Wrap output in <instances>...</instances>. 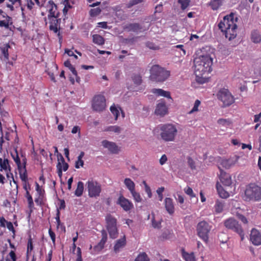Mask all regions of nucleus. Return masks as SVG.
<instances>
[{
	"instance_id": "2",
	"label": "nucleus",
	"mask_w": 261,
	"mask_h": 261,
	"mask_svg": "<svg viewBox=\"0 0 261 261\" xmlns=\"http://www.w3.org/2000/svg\"><path fill=\"white\" fill-rule=\"evenodd\" d=\"M238 20V17L237 14L231 12L229 14L225 16L223 20L218 23L219 29L229 40L234 39L237 36Z\"/></svg>"
},
{
	"instance_id": "56",
	"label": "nucleus",
	"mask_w": 261,
	"mask_h": 261,
	"mask_svg": "<svg viewBox=\"0 0 261 261\" xmlns=\"http://www.w3.org/2000/svg\"><path fill=\"white\" fill-rule=\"evenodd\" d=\"M57 173L59 176L61 177L62 175V166L61 165V163L59 162L57 165Z\"/></svg>"
},
{
	"instance_id": "48",
	"label": "nucleus",
	"mask_w": 261,
	"mask_h": 261,
	"mask_svg": "<svg viewBox=\"0 0 261 261\" xmlns=\"http://www.w3.org/2000/svg\"><path fill=\"white\" fill-rule=\"evenodd\" d=\"M36 191H37L38 195H44V190H42L41 187L39 186L38 182H35Z\"/></svg>"
},
{
	"instance_id": "23",
	"label": "nucleus",
	"mask_w": 261,
	"mask_h": 261,
	"mask_svg": "<svg viewBox=\"0 0 261 261\" xmlns=\"http://www.w3.org/2000/svg\"><path fill=\"white\" fill-rule=\"evenodd\" d=\"M216 187L220 197L222 198H227L229 196V193L225 190L223 187L218 182H217Z\"/></svg>"
},
{
	"instance_id": "51",
	"label": "nucleus",
	"mask_w": 261,
	"mask_h": 261,
	"mask_svg": "<svg viewBox=\"0 0 261 261\" xmlns=\"http://www.w3.org/2000/svg\"><path fill=\"white\" fill-rule=\"evenodd\" d=\"M184 191L185 192L187 195H189L191 198L194 197L195 196L191 188L187 187V188H185Z\"/></svg>"
},
{
	"instance_id": "62",
	"label": "nucleus",
	"mask_w": 261,
	"mask_h": 261,
	"mask_svg": "<svg viewBox=\"0 0 261 261\" xmlns=\"http://www.w3.org/2000/svg\"><path fill=\"white\" fill-rule=\"evenodd\" d=\"M167 156L166 155V154H163L162 155L161 158L160 159V164L161 165H163L164 164H165V163L167 162Z\"/></svg>"
},
{
	"instance_id": "41",
	"label": "nucleus",
	"mask_w": 261,
	"mask_h": 261,
	"mask_svg": "<svg viewBox=\"0 0 261 261\" xmlns=\"http://www.w3.org/2000/svg\"><path fill=\"white\" fill-rule=\"evenodd\" d=\"M144 1L145 0H130L126 4V7L127 8H130L133 6L140 4Z\"/></svg>"
},
{
	"instance_id": "19",
	"label": "nucleus",
	"mask_w": 261,
	"mask_h": 261,
	"mask_svg": "<svg viewBox=\"0 0 261 261\" xmlns=\"http://www.w3.org/2000/svg\"><path fill=\"white\" fill-rule=\"evenodd\" d=\"M101 239L98 244L94 247V250L95 252H99L101 251L105 246V245L107 241V233L105 230L101 231Z\"/></svg>"
},
{
	"instance_id": "17",
	"label": "nucleus",
	"mask_w": 261,
	"mask_h": 261,
	"mask_svg": "<svg viewBox=\"0 0 261 261\" xmlns=\"http://www.w3.org/2000/svg\"><path fill=\"white\" fill-rule=\"evenodd\" d=\"M250 240L255 245L261 244V234L256 229H252L250 234Z\"/></svg>"
},
{
	"instance_id": "60",
	"label": "nucleus",
	"mask_w": 261,
	"mask_h": 261,
	"mask_svg": "<svg viewBox=\"0 0 261 261\" xmlns=\"http://www.w3.org/2000/svg\"><path fill=\"white\" fill-rule=\"evenodd\" d=\"M48 233L49 234V236L54 243H55L56 241V234L55 233L52 231L51 228L49 229L48 230Z\"/></svg>"
},
{
	"instance_id": "45",
	"label": "nucleus",
	"mask_w": 261,
	"mask_h": 261,
	"mask_svg": "<svg viewBox=\"0 0 261 261\" xmlns=\"http://www.w3.org/2000/svg\"><path fill=\"white\" fill-rule=\"evenodd\" d=\"M14 161L17 166L18 169H19L20 168L22 167L21 163L19 157L18 152L16 149H15V159H14Z\"/></svg>"
},
{
	"instance_id": "53",
	"label": "nucleus",
	"mask_w": 261,
	"mask_h": 261,
	"mask_svg": "<svg viewBox=\"0 0 261 261\" xmlns=\"http://www.w3.org/2000/svg\"><path fill=\"white\" fill-rule=\"evenodd\" d=\"M108 130L109 131L119 133L121 131V128H120V127H119L118 126H116V125L111 126L108 128Z\"/></svg>"
},
{
	"instance_id": "11",
	"label": "nucleus",
	"mask_w": 261,
	"mask_h": 261,
	"mask_svg": "<svg viewBox=\"0 0 261 261\" xmlns=\"http://www.w3.org/2000/svg\"><path fill=\"white\" fill-rule=\"evenodd\" d=\"M87 186L90 197H96L99 196L101 188L99 183L92 180H88Z\"/></svg>"
},
{
	"instance_id": "20",
	"label": "nucleus",
	"mask_w": 261,
	"mask_h": 261,
	"mask_svg": "<svg viewBox=\"0 0 261 261\" xmlns=\"http://www.w3.org/2000/svg\"><path fill=\"white\" fill-rule=\"evenodd\" d=\"M165 207L167 212L170 215L174 213V206L173 200L171 198H166L164 200Z\"/></svg>"
},
{
	"instance_id": "64",
	"label": "nucleus",
	"mask_w": 261,
	"mask_h": 261,
	"mask_svg": "<svg viewBox=\"0 0 261 261\" xmlns=\"http://www.w3.org/2000/svg\"><path fill=\"white\" fill-rule=\"evenodd\" d=\"M7 228L13 232H14L15 230L13 225V224L11 222H7Z\"/></svg>"
},
{
	"instance_id": "49",
	"label": "nucleus",
	"mask_w": 261,
	"mask_h": 261,
	"mask_svg": "<svg viewBox=\"0 0 261 261\" xmlns=\"http://www.w3.org/2000/svg\"><path fill=\"white\" fill-rule=\"evenodd\" d=\"M143 183L144 185L145 190L148 195V197L149 198H151L152 196V193L150 187L147 185L145 181H143Z\"/></svg>"
},
{
	"instance_id": "15",
	"label": "nucleus",
	"mask_w": 261,
	"mask_h": 261,
	"mask_svg": "<svg viewBox=\"0 0 261 261\" xmlns=\"http://www.w3.org/2000/svg\"><path fill=\"white\" fill-rule=\"evenodd\" d=\"M154 113L156 115L160 116H164L167 114L168 108L166 106L165 100L161 99L159 101L156 105Z\"/></svg>"
},
{
	"instance_id": "3",
	"label": "nucleus",
	"mask_w": 261,
	"mask_h": 261,
	"mask_svg": "<svg viewBox=\"0 0 261 261\" xmlns=\"http://www.w3.org/2000/svg\"><path fill=\"white\" fill-rule=\"evenodd\" d=\"M160 136L165 142H172L175 139L177 129L173 124L168 123L162 125L160 127Z\"/></svg>"
},
{
	"instance_id": "16",
	"label": "nucleus",
	"mask_w": 261,
	"mask_h": 261,
	"mask_svg": "<svg viewBox=\"0 0 261 261\" xmlns=\"http://www.w3.org/2000/svg\"><path fill=\"white\" fill-rule=\"evenodd\" d=\"M220 169L219 179L220 181L224 186H230L232 184V180L230 175L224 172L222 169L219 167Z\"/></svg>"
},
{
	"instance_id": "24",
	"label": "nucleus",
	"mask_w": 261,
	"mask_h": 261,
	"mask_svg": "<svg viewBox=\"0 0 261 261\" xmlns=\"http://www.w3.org/2000/svg\"><path fill=\"white\" fill-rule=\"evenodd\" d=\"M250 38L254 43H259L261 42V34L257 30H254L251 32Z\"/></svg>"
},
{
	"instance_id": "38",
	"label": "nucleus",
	"mask_w": 261,
	"mask_h": 261,
	"mask_svg": "<svg viewBox=\"0 0 261 261\" xmlns=\"http://www.w3.org/2000/svg\"><path fill=\"white\" fill-rule=\"evenodd\" d=\"M132 80L134 84L139 85L142 83V77L140 74H134L132 76Z\"/></svg>"
},
{
	"instance_id": "59",
	"label": "nucleus",
	"mask_w": 261,
	"mask_h": 261,
	"mask_svg": "<svg viewBox=\"0 0 261 261\" xmlns=\"http://www.w3.org/2000/svg\"><path fill=\"white\" fill-rule=\"evenodd\" d=\"M152 224L154 228H160L161 227V222L160 221H156L155 220L152 219Z\"/></svg>"
},
{
	"instance_id": "46",
	"label": "nucleus",
	"mask_w": 261,
	"mask_h": 261,
	"mask_svg": "<svg viewBox=\"0 0 261 261\" xmlns=\"http://www.w3.org/2000/svg\"><path fill=\"white\" fill-rule=\"evenodd\" d=\"M200 101L198 99H197L195 101V103H194V107L193 108H192V109L189 112V114H192L195 112H197L198 111V107L199 106H200Z\"/></svg>"
},
{
	"instance_id": "22",
	"label": "nucleus",
	"mask_w": 261,
	"mask_h": 261,
	"mask_svg": "<svg viewBox=\"0 0 261 261\" xmlns=\"http://www.w3.org/2000/svg\"><path fill=\"white\" fill-rule=\"evenodd\" d=\"M151 92L158 96H163L172 99L170 92L165 91L162 89H152Z\"/></svg>"
},
{
	"instance_id": "33",
	"label": "nucleus",
	"mask_w": 261,
	"mask_h": 261,
	"mask_svg": "<svg viewBox=\"0 0 261 261\" xmlns=\"http://www.w3.org/2000/svg\"><path fill=\"white\" fill-rule=\"evenodd\" d=\"M10 48V46L9 44H6L4 45V46L1 47V51L2 55L4 56V59L6 61L8 60L9 59V48Z\"/></svg>"
},
{
	"instance_id": "61",
	"label": "nucleus",
	"mask_w": 261,
	"mask_h": 261,
	"mask_svg": "<svg viewBox=\"0 0 261 261\" xmlns=\"http://www.w3.org/2000/svg\"><path fill=\"white\" fill-rule=\"evenodd\" d=\"M163 11V4L160 3L155 7L154 13H160Z\"/></svg>"
},
{
	"instance_id": "40",
	"label": "nucleus",
	"mask_w": 261,
	"mask_h": 261,
	"mask_svg": "<svg viewBox=\"0 0 261 261\" xmlns=\"http://www.w3.org/2000/svg\"><path fill=\"white\" fill-rule=\"evenodd\" d=\"M101 12V9L99 8H96L91 9L89 11V14L91 17H95L98 15Z\"/></svg>"
},
{
	"instance_id": "42",
	"label": "nucleus",
	"mask_w": 261,
	"mask_h": 261,
	"mask_svg": "<svg viewBox=\"0 0 261 261\" xmlns=\"http://www.w3.org/2000/svg\"><path fill=\"white\" fill-rule=\"evenodd\" d=\"M130 193L132 194L134 200L136 202H140L142 201V198L140 194L137 192L135 190H134L133 192H131Z\"/></svg>"
},
{
	"instance_id": "29",
	"label": "nucleus",
	"mask_w": 261,
	"mask_h": 261,
	"mask_svg": "<svg viewBox=\"0 0 261 261\" xmlns=\"http://www.w3.org/2000/svg\"><path fill=\"white\" fill-rule=\"evenodd\" d=\"M74 4L73 1L70 0H64L63 1V5L64 7L63 9V12L65 16L67 14L68 10L72 8V5Z\"/></svg>"
},
{
	"instance_id": "58",
	"label": "nucleus",
	"mask_w": 261,
	"mask_h": 261,
	"mask_svg": "<svg viewBox=\"0 0 261 261\" xmlns=\"http://www.w3.org/2000/svg\"><path fill=\"white\" fill-rule=\"evenodd\" d=\"M23 189L25 191L31 190V185L29 184V180L22 182Z\"/></svg>"
},
{
	"instance_id": "37",
	"label": "nucleus",
	"mask_w": 261,
	"mask_h": 261,
	"mask_svg": "<svg viewBox=\"0 0 261 261\" xmlns=\"http://www.w3.org/2000/svg\"><path fill=\"white\" fill-rule=\"evenodd\" d=\"M149 260H150V259H149V257H148L147 255L145 252L140 253L135 259V261H149Z\"/></svg>"
},
{
	"instance_id": "1",
	"label": "nucleus",
	"mask_w": 261,
	"mask_h": 261,
	"mask_svg": "<svg viewBox=\"0 0 261 261\" xmlns=\"http://www.w3.org/2000/svg\"><path fill=\"white\" fill-rule=\"evenodd\" d=\"M194 64L196 81L200 84L205 83L207 75L212 70L213 59L207 55H201L194 59Z\"/></svg>"
},
{
	"instance_id": "43",
	"label": "nucleus",
	"mask_w": 261,
	"mask_h": 261,
	"mask_svg": "<svg viewBox=\"0 0 261 261\" xmlns=\"http://www.w3.org/2000/svg\"><path fill=\"white\" fill-rule=\"evenodd\" d=\"M33 241H32L31 237L30 236L29 239H28V241L27 251V256L29 255V254L31 253V252L33 250Z\"/></svg>"
},
{
	"instance_id": "5",
	"label": "nucleus",
	"mask_w": 261,
	"mask_h": 261,
	"mask_svg": "<svg viewBox=\"0 0 261 261\" xmlns=\"http://www.w3.org/2000/svg\"><path fill=\"white\" fill-rule=\"evenodd\" d=\"M49 3L51 7L49 9V29L57 33L58 32L59 29H60L61 19L58 18L59 17V13L56 12L57 8V5L51 1L49 2Z\"/></svg>"
},
{
	"instance_id": "14",
	"label": "nucleus",
	"mask_w": 261,
	"mask_h": 261,
	"mask_svg": "<svg viewBox=\"0 0 261 261\" xmlns=\"http://www.w3.org/2000/svg\"><path fill=\"white\" fill-rule=\"evenodd\" d=\"M149 27L144 28L139 23H130L124 27V30L127 32H133L139 33L144 32L148 29Z\"/></svg>"
},
{
	"instance_id": "9",
	"label": "nucleus",
	"mask_w": 261,
	"mask_h": 261,
	"mask_svg": "<svg viewBox=\"0 0 261 261\" xmlns=\"http://www.w3.org/2000/svg\"><path fill=\"white\" fill-rule=\"evenodd\" d=\"M217 97L218 99L223 102L224 107L229 106L234 101L233 96L227 89H220L217 94Z\"/></svg>"
},
{
	"instance_id": "63",
	"label": "nucleus",
	"mask_w": 261,
	"mask_h": 261,
	"mask_svg": "<svg viewBox=\"0 0 261 261\" xmlns=\"http://www.w3.org/2000/svg\"><path fill=\"white\" fill-rule=\"evenodd\" d=\"M238 217L244 224L247 223V222H248L247 219L243 215L239 214V215H238Z\"/></svg>"
},
{
	"instance_id": "57",
	"label": "nucleus",
	"mask_w": 261,
	"mask_h": 261,
	"mask_svg": "<svg viewBox=\"0 0 261 261\" xmlns=\"http://www.w3.org/2000/svg\"><path fill=\"white\" fill-rule=\"evenodd\" d=\"M84 166V161L82 159H77L75 162V167L76 169H79L80 167H82Z\"/></svg>"
},
{
	"instance_id": "30",
	"label": "nucleus",
	"mask_w": 261,
	"mask_h": 261,
	"mask_svg": "<svg viewBox=\"0 0 261 261\" xmlns=\"http://www.w3.org/2000/svg\"><path fill=\"white\" fill-rule=\"evenodd\" d=\"M124 184L130 192H133L134 190H135V184L130 178H125L124 180Z\"/></svg>"
},
{
	"instance_id": "47",
	"label": "nucleus",
	"mask_w": 261,
	"mask_h": 261,
	"mask_svg": "<svg viewBox=\"0 0 261 261\" xmlns=\"http://www.w3.org/2000/svg\"><path fill=\"white\" fill-rule=\"evenodd\" d=\"M44 195H38V197L35 199V202L38 205L41 206L44 204Z\"/></svg>"
},
{
	"instance_id": "26",
	"label": "nucleus",
	"mask_w": 261,
	"mask_h": 261,
	"mask_svg": "<svg viewBox=\"0 0 261 261\" xmlns=\"http://www.w3.org/2000/svg\"><path fill=\"white\" fill-rule=\"evenodd\" d=\"M224 201L223 200H217L214 206L216 213L219 214L223 212L224 207Z\"/></svg>"
},
{
	"instance_id": "21",
	"label": "nucleus",
	"mask_w": 261,
	"mask_h": 261,
	"mask_svg": "<svg viewBox=\"0 0 261 261\" xmlns=\"http://www.w3.org/2000/svg\"><path fill=\"white\" fill-rule=\"evenodd\" d=\"M126 238L124 235L122 238L116 241V242L114 246V251L117 253L120 251L121 249L123 248L126 245Z\"/></svg>"
},
{
	"instance_id": "6",
	"label": "nucleus",
	"mask_w": 261,
	"mask_h": 261,
	"mask_svg": "<svg viewBox=\"0 0 261 261\" xmlns=\"http://www.w3.org/2000/svg\"><path fill=\"white\" fill-rule=\"evenodd\" d=\"M169 71L164 69L158 65L152 66L150 69V79L155 82H164L170 76Z\"/></svg>"
},
{
	"instance_id": "52",
	"label": "nucleus",
	"mask_w": 261,
	"mask_h": 261,
	"mask_svg": "<svg viewBox=\"0 0 261 261\" xmlns=\"http://www.w3.org/2000/svg\"><path fill=\"white\" fill-rule=\"evenodd\" d=\"M165 190L164 187H161L159 188L156 190V193L159 196V200L162 201L163 198V192Z\"/></svg>"
},
{
	"instance_id": "50",
	"label": "nucleus",
	"mask_w": 261,
	"mask_h": 261,
	"mask_svg": "<svg viewBox=\"0 0 261 261\" xmlns=\"http://www.w3.org/2000/svg\"><path fill=\"white\" fill-rule=\"evenodd\" d=\"M188 164L190 168L192 170L195 169L196 166L194 161L192 159V158L189 156L188 158Z\"/></svg>"
},
{
	"instance_id": "27",
	"label": "nucleus",
	"mask_w": 261,
	"mask_h": 261,
	"mask_svg": "<svg viewBox=\"0 0 261 261\" xmlns=\"http://www.w3.org/2000/svg\"><path fill=\"white\" fill-rule=\"evenodd\" d=\"M223 1L224 0H211L208 5L213 10H217L222 5Z\"/></svg>"
},
{
	"instance_id": "55",
	"label": "nucleus",
	"mask_w": 261,
	"mask_h": 261,
	"mask_svg": "<svg viewBox=\"0 0 261 261\" xmlns=\"http://www.w3.org/2000/svg\"><path fill=\"white\" fill-rule=\"evenodd\" d=\"M76 255L77 258L75 261H83L82 257V251L81 248L78 247L76 248Z\"/></svg>"
},
{
	"instance_id": "4",
	"label": "nucleus",
	"mask_w": 261,
	"mask_h": 261,
	"mask_svg": "<svg viewBox=\"0 0 261 261\" xmlns=\"http://www.w3.org/2000/svg\"><path fill=\"white\" fill-rule=\"evenodd\" d=\"M244 194L246 201H261V187L254 184L248 185L246 188Z\"/></svg>"
},
{
	"instance_id": "10",
	"label": "nucleus",
	"mask_w": 261,
	"mask_h": 261,
	"mask_svg": "<svg viewBox=\"0 0 261 261\" xmlns=\"http://www.w3.org/2000/svg\"><path fill=\"white\" fill-rule=\"evenodd\" d=\"M224 226L228 229H231L238 233L243 240L244 239V233L241 226L239 222L233 218H228L224 222Z\"/></svg>"
},
{
	"instance_id": "39",
	"label": "nucleus",
	"mask_w": 261,
	"mask_h": 261,
	"mask_svg": "<svg viewBox=\"0 0 261 261\" xmlns=\"http://www.w3.org/2000/svg\"><path fill=\"white\" fill-rule=\"evenodd\" d=\"M178 3L180 5L181 9L184 10L189 7L190 0H178Z\"/></svg>"
},
{
	"instance_id": "34",
	"label": "nucleus",
	"mask_w": 261,
	"mask_h": 261,
	"mask_svg": "<svg viewBox=\"0 0 261 261\" xmlns=\"http://www.w3.org/2000/svg\"><path fill=\"white\" fill-rule=\"evenodd\" d=\"M92 38L93 42L95 44L100 45L105 43L104 38L99 35H93Z\"/></svg>"
},
{
	"instance_id": "28",
	"label": "nucleus",
	"mask_w": 261,
	"mask_h": 261,
	"mask_svg": "<svg viewBox=\"0 0 261 261\" xmlns=\"http://www.w3.org/2000/svg\"><path fill=\"white\" fill-rule=\"evenodd\" d=\"M0 170L2 171L3 170L7 171V170H11V167L9 165V160L7 159L4 160L0 158Z\"/></svg>"
},
{
	"instance_id": "7",
	"label": "nucleus",
	"mask_w": 261,
	"mask_h": 261,
	"mask_svg": "<svg viewBox=\"0 0 261 261\" xmlns=\"http://www.w3.org/2000/svg\"><path fill=\"white\" fill-rule=\"evenodd\" d=\"M107 229L110 237L114 239L118 237V232L117 228V219L111 215L109 214L106 217Z\"/></svg>"
},
{
	"instance_id": "12",
	"label": "nucleus",
	"mask_w": 261,
	"mask_h": 261,
	"mask_svg": "<svg viewBox=\"0 0 261 261\" xmlns=\"http://www.w3.org/2000/svg\"><path fill=\"white\" fill-rule=\"evenodd\" d=\"M106 107V99L103 95H97L94 97L92 101V108L94 111H102L105 110Z\"/></svg>"
},
{
	"instance_id": "35",
	"label": "nucleus",
	"mask_w": 261,
	"mask_h": 261,
	"mask_svg": "<svg viewBox=\"0 0 261 261\" xmlns=\"http://www.w3.org/2000/svg\"><path fill=\"white\" fill-rule=\"evenodd\" d=\"M26 2L27 7L30 10H31L33 9L35 4H36L39 7L42 6V4L40 3L39 0H26Z\"/></svg>"
},
{
	"instance_id": "36",
	"label": "nucleus",
	"mask_w": 261,
	"mask_h": 261,
	"mask_svg": "<svg viewBox=\"0 0 261 261\" xmlns=\"http://www.w3.org/2000/svg\"><path fill=\"white\" fill-rule=\"evenodd\" d=\"M217 123L222 126L228 127L231 124V121L229 119H219L217 121Z\"/></svg>"
},
{
	"instance_id": "8",
	"label": "nucleus",
	"mask_w": 261,
	"mask_h": 261,
	"mask_svg": "<svg viewBox=\"0 0 261 261\" xmlns=\"http://www.w3.org/2000/svg\"><path fill=\"white\" fill-rule=\"evenodd\" d=\"M211 228L212 226L205 221H201L197 224V235L205 243H207L208 241V233Z\"/></svg>"
},
{
	"instance_id": "54",
	"label": "nucleus",
	"mask_w": 261,
	"mask_h": 261,
	"mask_svg": "<svg viewBox=\"0 0 261 261\" xmlns=\"http://www.w3.org/2000/svg\"><path fill=\"white\" fill-rule=\"evenodd\" d=\"M146 45L147 47H148L150 49H152L153 50L158 49L159 47L156 45L154 43L151 42H147L146 43Z\"/></svg>"
},
{
	"instance_id": "31",
	"label": "nucleus",
	"mask_w": 261,
	"mask_h": 261,
	"mask_svg": "<svg viewBox=\"0 0 261 261\" xmlns=\"http://www.w3.org/2000/svg\"><path fill=\"white\" fill-rule=\"evenodd\" d=\"M84 183L80 181L77 182V187L75 191L74 194L77 197H80L82 195L84 191Z\"/></svg>"
},
{
	"instance_id": "13",
	"label": "nucleus",
	"mask_w": 261,
	"mask_h": 261,
	"mask_svg": "<svg viewBox=\"0 0 261 261\" xmlns=\"http://www.w3.org/2000/svg\"><path fill=\"white\" fill-rule=\"evenodd\" d=\"M117 204L120 205L126 212L129 211L134 208L133 203L128 199L120 195L116 202Z\"/></svg>"
},
{
	"instance_id": "44",
	"label": "nucleus",
	"mask_w": 261,
	"mask_h": 261,
	"mask_svg": "<svg viewBox=\"0 0 261 261\" xmlns=\"http://www.w3.org/2000/svg\"><path fill=\"white\" fill-rule=\"evenodd\" d=\"M110 110L112 113L115 116V120H117L118 117V115H119V111L117 109V108L114 105L113 106H112L110 107Z\"/></svg>"
},
{
	"instance_id": "32",
	"label": "nucleus",
	"mask_w": 261,
	"mask_h": 261,
	"mask_svg": "<svg viewBox=\"0 0 261 261\" xmlns=\"http://www.w3.org/2000/svg\"><path fill=\"white\" fill-rule=\"evenodd\" d=\"M18 170L20 178L21 179V181L23 182L29 180L27 169H23L21 167L19 169H18Z\"/></svg>"
},
{
	"instance_id": "25",
	"label": "nucleus",
	"mask_w": 261,
	"mask_h": 261,
	"mask_svg": "<svg viewBox=\"0 0 261 261\" xmlns=\"http://www.w3.org/2000/svg\"><path fill=\"white\" fill-rule=\"evenodd\" d=\"M181 251L182 257L185 261H196L193 252L189 253L185 250L184 248H182Z\"/></svg>"
},
{
	"instance_id": "18",
	"label": "nucleus",
	"mask_w": 261,
	"mask_h": 261,
	"mask_svg": "<svg viewBox=\"0 0 261 261\" xmlns=\"http://www.w3.org/2000/svg\"><path fill=\"white\" fill-rule=\"evenodd\" d=\"M102 146L105 148H107L109 150L113 153H118L119 149L115 143L110 142L107 140H103L101 142Z\"/></svg>"
}]
</instances>
